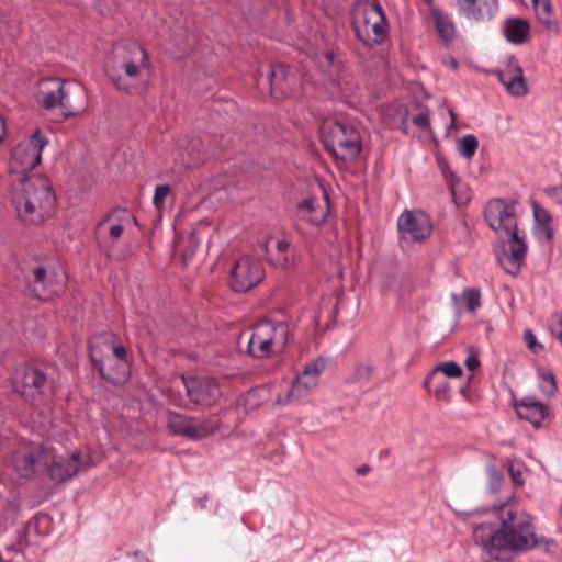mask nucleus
Listing matches in <instances>:
<instances>
[{
    "instance_id": "obj_1",
    "label": "nucleus",
    "mask_w": 562,
    "mask_h": 562,
    "mask_svg": "<svg viewBox=\"0 0 562 562\" xmlns=\"http://www.w3.org/2000/svg\"><path fill=\"white\" fill-rule=\"evenodd\" d=\"M501 528L492 524H481L473 530V538L491 559H502L507 552H519L532 549L539 543L529 517L517 518V513L508 506H502Z\"/></svg>"
},
{
    "instance_id": "obj_2",
    "label": "nucleus",
    "mask_w": 562,
    "mask_h": 562,
    "mask_svg": "<svg viewBox=\"0 0 562 562\" xmlns=\"http://www.w3.org/2000/svg\"><path fill=\"white\" fill-rule=\"evenodd\" d=\"M484 215L493 231L508 236L507 246L497 256L499 263L507 273L518 274L525 261L527 244L525 234H520L517 228L516 205L494 199L487 202Z\"/></svg>"
},
{
    "instance_id": "obj_3",
    "label": "nucleus",
    "mask_w": 562,
    "mask_h": 562,
    "mask_svg": "<svg viewBox=\"0 0 562 562\" xmlns=\"http://www.w3.org/2000/svg\"><path fill=\"white\" fill-rule=\"evenodd\" d=\"M9 198L18 217L29 224H42L55 207V195L44 176L21 177L11 184Z\"/></svg>"
},
{
    "instance_id": "obj_4",
    "label": "nucleus",
    "mask_w": 562,
    "mask_h": 562,
    "mask_svg": "<svg viewBox=\"0 0 562 562\" xmlns=\"http://www.w3.org/2000/svg\"><path fill=\"white\" fill-rule=\"evenodd\" d=\"M150 68V59L145 48L135 41L116 44L105 63V71L111 82L132 94Z\"/></svg>"
},
{
    "instance_id": "obj_5",
    "label": "nucleus",
    "mask_w": 562,
    "mask_h": 562,
    "mask_svg": "<svg viewBox=\"0 0 562 562\" xmlns=\"http://www.w3.org/2000/svg\"><path fill=\"white\" fill-rule=\"evenodd\" d=\"M90 359L110 383L122 384L128 379L126 348L115 334L106 331L95 336L90 342Z\"/></svg>"
},
{
    "instance_id": "obj_6",
    "label": "nucleus",
    "mask_w": 562,
    "mask_h": 562,
    "mask_svg": "<svg viewBox=\"0 0 562 562\" xmlns=\"http://www.w3.org/2000/svg\"><path fill=\"white\" fill-rule=\"evenodd\" d=\"M23 280L25 295L47 301L63 291L65 273L57 272L50 263L33 262L24 270Z\"/></svg>"
},
{
    "instance_id": "obj_7",
    "label": "nucleus",
    "mask_w": 562,
    "mask_h": 562,
    "mask_svg": "<svg viewBox=\"0 0 562 562\" xmlns=\"http://www.w3.org/2000/svg\"><path fill=\"white\" fill-rule=\"evenodd\" d=\"M289 337V326L283 322L262 319L256 324L248 340V353L262 359L281 352Z\"/></svg>"
},
{
    "instance_id": "obj_8",
    "label": "nucleus",
    "mask_w": 562,
    "mask_h": 562,
    "mask_svg": "<svg viewBox=\"0 0 562 562\" xmlns=\"http://www.w3.org/2000/svg\"><path fill=\"white\" fill-rule=\"evenodd\" d=\"M321 139L326 150L337 159L351 160L361 150L359 132L352 126L337 121L324 122L321 127Z\"/></svg>"
},
{
    "instance_id": "obj_9",
    "label": "nucleus",
    "mask_w": 562,
    "mask_h": 562,
    "mask_svg": "<svg viewBox=\"0 0 562 562\" xmlns=\"http://www.w3.org/2000/svg\"><path fill=\"white\" fill-rule=\"evenodd\" d=\"M323 86L333 98H346L358 90L349 67L334 52H326L321 60Z\"/></svg>"
},
{
    "instance_id": "obj_10",
    "label": "nucleus",
    "mask_w": 562,
    "mask_h": 562,
    "mask_svg": "<svg viewBox=\"0 0 562 562\" xmlns=\"http://www.w3.org/2000/svg\"><path fill=\"white\" fill-rule=\"evenodd\" d=\"M353 30L366 45L382 43L387 34V22L382 7L379 3L362 5L353 18Z\"/></svg>"
},
{
    "instance_id": "obj_11",
    "label": "nucleus",
    "mask_w": 562,
    "mask_h": 562,
    "mask_svg": "<svg viewBox=\"0 0 562 562\" xmlns=\"http://www.w3.org/2000/svg\"><path fill=\"white\" fill-rule=\"evenodd\" d=\"M47 144V137L40 130H36L29 138L21 140L11 150L10 172L22 176L33 170L41 162L42 150Z\"/></svg>"
},
{
    "instance_id": "obj_12",
    "label": "nucleus",
    "mask_w": 562,
    "mask_h": 562,
    "mask_svg": "<svg viewBox=\"0 0 562 562\" xmlns=\"http://www.w3.org/2000/svg\"><path fill=\"white\" fill-rule=\"evenodd\" d=\"M326 359L318 357L304 364L292 382L291 389L285 397L278 398L279 403L290 404L299 402L311 394L319 384V379L326 369Z\"/></svg>"
},
{
    "instance_id": "obj_13",
    "label": "nucleus",
    "mask_w": 562,
    "mask_h": 562,
    "mask_svg": "<svg viewBox=\"0 0 562 562\" xmlns=\"http://www.w3.org/2000/svg\"><path fill=\"white\" fill-rule=\"evenodd\" d=\"M167 428L170 434L191 440H200L215 432L216 424L210 419H199L177 412L167 413Z\"/></svg>"
},
{
    "instance_id": "obj_14",
    "label": "nucleus",
    "mask_w": 562,
    "mask_h": 562,
    "mask_svg": "<svg viewBox=\"0 0 562 562\" xmlns=\"http://www.w3.org/2000/svg\"><path fill=\"white\" fill-rule=\"evenodd\" d=\"M12 386L25 401H37L47 387L45 372L32 364H24L14 370Z\"/></svg>"
},
{
    "instance_id": "obj_15",
    "label": "nucleus",
    "mask_w": 562,
    "mask_h": 562,
    "mask_svg": "<svg viewBox=\"0 0 562 562\" xmlns=\"http://www.w3.org/2000/svg\"><path fill=\"white\" fill-rule=\"evenodd\" d=\"M263 278L261 262L251 256H241L234 262L229 284L235 292L244 293L257 286Z\"/></svg>"
},
{
    "instance_id": "obj_16",
    "label": "nucleus",
    "mask_w": 562,
    "mask_h": 562,
    "mask_svg": "<svg viewBox=\"0 0 562 562\" xmlns=\"http://www.w3.org/2000/svg\"><path fill=\"white\" fill-rule=\"evenodd\" d=\"M182 383L190 401L200 406L211 407L222 396L218 383L211 376H181Z\"/></svg>"
},
{
    "instance_id": "obj_17",
    "label": "nucleus",
    "mask_w": 562,
    "mask_h": 562,
    "mask_svg": "<svg viewBox=\"0 0 562 562\" xmlns=\"http://www.w3.org/2000/svg\"><path fill=\"white\" fill-rule=\"evenodd\" d=\"M398 231L402 238L413 243H420L431 234V223L423 211H406L398 217Z\"/></svg>"
},
{
    "instance_id": "obj_18",
    "label": "nucleus",
    "mask_w": 562,
    "mask_h": 562,
    "mask_svg": "<svg viewBox=\"0 0 562 562\" xmlns=\"http://www.w3.org/2000/svg\"><path fill=\"white\" fill-rule=\"evenodd\" d=\"M13 467L23 477H32L37 465L48 464V451L42 445L22 447L13 454Z\"/></svg>"
},
{
    "instance_id": "obj_19",
    "label": "nucleus",
    "mask_w": 562,
    "mask_h": 562,
    "mask_svg": "<svg viewBox=\"0 0 562 562\" xmlns=\"http://www.w3.org/2000/svg\"><path fill=\"white\" fill-rule=\"evenodd\" d=\"M44 465L47 467L48 475L53 481L63 483L86 470L89 463L79 452H75L68 458L55 459L48 451V464Z\"/></svg>"
},
{
    "instance_id": "obj_20",
    "label": "nucleus",
    "mask_w": 562,
    "mask_h": 562,
    "mask_svg": "<svg viewBox=\"0 0 562 562\" xmlns=\"http://www.w3.org/2000/svg\"><path fill=\"white\" fill-rule=\"evenodd\" d=\"M60 113L65 117L82 113L88 106L86 88L76 80H63Z\"/></svg>"
},
{
    "instance_id": "obj_21",
    "label": "nucleus",
    "mask_w": 562,
    "mask_h": 562,
    "mask_svg": "<svg viewBox=\"0 0 562 562\" xmlns=\"http://www.w3.org/2000/svg\"><path fill=\"white\" fill-rule=\"evenodd\" d=\"M269 79L271 94L276 99L290 97L297 86L295 74L286 65H276L271 67Z\"/></svg>"
},
{
    "instance_id": "obj_22",
    "label": "nucleus",
    "mask_w": 562,
    "mask_h": 562,
    "mask_svg": "<svg viewBox=\"0 0 562 562\" xmlns=\"http://www.w3.org/2000/svg\"><path fill=\"white\" fill-rule=\"evenodd\" d=\"M497 76L510 94L521 97L528 92L524 71L515 57L508 58L504 68L497 71Z\"/></svg>"
},
{
    "instance_id": "obj_23",
    "label": "nucleus",
    "mask_w": 562,
    "mask_h": 562,
    "mask_svg": "<svg viewBox=\"0 0 562 562\" xmlns=\"http://www.w3.org/2000/svg\"><path fill=\"white\" fill-rule=\"evenodd\" d=\"M300 216L313 225L323 224L329 214V199L324 194L323 204L315 198H307L297 205Z\"/></svg>"
},
{
    "instance_id": "obj_24",
    "label": "nucleus",
    "mask_w": 562,
    "mask_h": 562,
    "mask_svg": "<svg viewBox=\"0 0 562 562\" xmlns=\"http://www.w3.org/2000/svg\"><path fill=\"white\" fill-rule=\"evenodd\" d=\"M63 80L60 78H46L38 85L37 102L46 110H60Z\"/></svg>"
},
{
    "instance_id": "obj_25",
    "label": "nucleus",
    "mask_w": 562,
    "mask_h": 562,
    "mask_svg": "<svg viewBox=\"0 0 562 562\" xmlns=\"http://www.w3.org/2000/svg\"><path fill=\"white\" fill-rule=\"evenodd\" d=\"M135 218L125 209H115L108 213L98 224V229H106L112 240L115 243L124 232V224Z\"/></svg>"
},
{
    "instance_id": "obj_26",
    "label": "nucleus",
    "mask_w": 562,
    "mask_h": 562,
    "mask_svg": "<svg viewBox=\"0 0 562 562\" xmlns=\"http://www.w3.org/2000/svg\"><path fill=\"white\" fill-rule=\"evenodd\" d=\"M265 251L270 262L280 269L286 270L295 266V251L286 239L276 240L274 249L272 250L266 244Z\"/></svg>"
},
{
    "instance_id": "obj_27",
    "label": "nucleus",
    "mask_w": 562,
    "mask_h": 562,
    "mask_svg": "<svg viewBox=\"0 0 562 562\" xmlns=\"http://www.w3.org/2000/svg\"><path fill=\"white\" fill-rule=\"evenodd\" d=\"M462 12L476 21L490 19L496 7L495 0H457Z\"/></svg>"
},
{
    "instance_id": "obj_28",
    "label": "nucleus",
    "mask_w": 562,
    "mask_h": 562,
    "mask_svg": "<svg viewBox=\"0 0 562 562\" xmlns=\"http://www.w3.org/2000/svg\"><path fill=\"white\" fill-rule=\"evenodd\" d=\"M516 407L518 416L536 427H539L546 417L544 405L532 397L522 398Z\"/></svg>"
},
{
    "instance_id": "obj_29",
    "label": "nucleus",
    "mask_w": 562,
    "mask_h": 562,
    "mask_svg": "<svg viewBox=\"0 0 562 562\" xmlns=\"http://www.w3.org/2000/svg\"><path fill=\"white\" fill-rule=\"evenodd\" d=\"M529 24L524 19H509L506 21L504 34L508 42L513 44H521L529 36Z\"/></svg>"
},
{
    "instance_id": "obj_30",
    "label": "nucleus",
    "mask_w": 562,
    "mask_h": 562,
    "mask_svg": "<svg viewBox=\"0 0 562 562\" xmlns=\"http://www.w3.org/2000/svg\"><path fill=\"white\" fill-rule=\"evenodd\" d=\"M532 211L539 234L547 239H550L553 235V231L550 226L551 216L549 212L540 206L537 202L532 203Z\"/></svg>"
},
{
    "instance_id": "obj_31",
    "label": "nucleus",
    "mask_w": 562,
    "mask_h": 562,
    "mask_svg": "<svg viewBox=\"0 0 562 562\" xmlns=\"http://www.w3.org/2000/svg\"><path fill=\"white\" fill-rule=\"evenodd\" d=\"M438 373H443L446 376H449V378H459L462 375V369L454 361L443 362V363L437 366L431 371V373L426 378V380L424 382L425 389H428L431 381H435L437 379Z\"/></svg>"
},
{
    "instance_id": "obj_32",
    "label": "nucleus",
    "mask_w": 562,
    "mask_h": 562,
    "mask_svg": "<svg viewBox=\"0 0 562 562\" xmlns=\"http://www.w3.org/2000/svg\"><path fill=\"white\" fill-rule=\"evenodd\" d=\"M479 146V142L474 135L468 134L464 135L459 140L458 150L460 155L467 159H470L474 156Z\"/></svg>"
},
{
    "instance_id": "obj_33",
    "label": "nucleus",
    "mask_w": 562,
    "mask_h": 562,
    "mask_svg": "<svg viewBox=\"0 0 562 562\" xmlns=\"http://www.w3.org/2000/svg\"><path fill=\"white\" fill-rule=\"evenodd\" d=\"M411 121L414 125L425 131L430 130L429 111L423 106H416V113L411 114Z\"/></svg>"
},
{
    "instance_id": "obj_34",
    "label": "nucleus",
    "mask_w": 562,
    "mask_h": 562,
    "mask_svg": "<svg viewBox=\"0 0 562 562\" xmlns=\"http://www.w3.org/2000/svg\"><path fill=\"white\" fill-rule=\"evenodd\" d=\"M436 27L440 36L445 41H450L454 35V26L452 22L442 16L436 18Z\"/></svg>"
},
{
    "instance_id": "obj_35",
    "label": "nucleus",
    "mask_w": 562,
    "mask_h": 562,
    "mask_svg": "<svg viewBox=\"0 0 562 562\" xmlns=\"http://www.w3.org/2000/svg\"><path fill=\"white\" fill-rule=\"evenodd\" d=\"M434 382L436 384L434 389V394L437 397V400L445 402L449 401L451 391L449 382L445 379H439L438 376Z\"/></svg>"
},
{
    "instance_id": "obj_36",
    "label": "nucleus",
    "mask_w": 562,
    "mask_h": 562,
    "mask_svg": "<svg viewBox=\"0 0 562 562\" xmlns=\"http://www.w3.org/2000/svg\"><path fill=\"white\" fill-rule=\"evenodd\" d=\"M462 296L469 311H475L481 305L480 292L475 289H464Z\"/></svg>"
},
{
    "instance_id": "obj_37",
    "label": "nucleus",
    "mask_w": 562,
    "mask_h": 562,
    "mask_svg": "<svg viewBox=\"0 0 562 562\" xmlns=\"http://www.w3.org/2000/svg\"><path fill=\"white\" fill-rule=\"evenodd\" d=\"M170 192L171 188L169 184H159L156 187L153 203L157 210H161L164 207L165 199L170 194Z\"/></svg>"
},
{
    "instance_id": "obj_38",
    "label": "nucleus",
    "mask_w": 562,
    "mask_h": 562,
    "mask_svg": "<svg viewBox=\"0 0 562 562\" xmlns=\"http://www.w3.org/2000/svg\"><path fill=\"white\" fill-rule=\"evenodd\" d=\"M372 375V367L369 364L360 363L355 368V380L357 382L366 383Z\"/></svg>"
},
{
    "instance_id": "obj_39",
    "label": "nucleus",
    "mask_w": 562,
    "mask_h": 562,
    "mask_svg": "<svg viewBox=\"0 0 562 562\" xmlns=\"http://www.w3.org/2000/svg\"><path fill=\"white\" fill-rule=\"evenodd\" d=\"M552 12L537 16L538 21L551 33L558 35L560 33V27L558 22L552 19Z\"/></svg>"
},
{
    "instance_id": "obj_40",
    "label": "nucleus",
    "mask_w": 562,
    "mask_h": 562,
    "mask_svg": "<svg viewBox=\"0 0 562 562\" xmlns=\"http://www.w3.org/2000/svg\"><path fill=\"white\" fill-rule=\"evenodd\" d=\"M524 340L531 352L539 353L543 350V346L537 341V338L531 330L528 329L524 333Z\"/></svg>"
},
{
    "instance_id": "obj_41",
    "label": "nucleus",
    "mask_w": 562,
    "mask_h": 562,
    "mask_svg": "<svg viewBox=\"0 0 562 562\" xmlns=\"http://www.w3.org/2000/svg\"><path fill=\"white\" fill-rule=\"evenodd\" d=\"M542 389L548 394H553L557 391L555 378L551 372L541 373Z\"/></svg>"
},
{
    "instance_id": "obj_42",
    "label": "nucleus",
    "mask_w": 562,
    "mask_h": 562,
    "mask_svg": "<svg viewBox=\"0 0 562 562\" xmlns=\"http://www.w3.org/2000/svg\"><path fill=\"white\" fill-rule=\"evenodd\" d=\"M536 15H544L552 12V7L548 0H532Z\"/></svg>"
},
{
    "instance_id": "obj_43",
    "label": "nucleus",
    "mask_w": 562,
    "mask_h": 562,
    "mask_svg": "<svg viewBox=\"0 0 562 562\" xmlns=\"http://www.w3.org/2000/svg\"><path fill=\"white\" fill-rule=\"evenodd\" d=\"M115 4V0H94L93 5L100 12V14L104 15L111 12L112 8Z\"/></svg>"
},
{
    "instance_id": "obj_44",
    "label": "nucleus",
    "mask_w": 562,
    "mask_h": 562,
    "mask_svg": "<svg viewBox=\"0 0 562 562\" xmlns=\"http://www.w3.org/2000/svg\"><path fill=\"white\" fill-rule=\"evenodd\" d=\"M508 471H509L510 477L515 484H517V485L524 484L522 472L519 467H515L514 463H510Z\"/></svg>"
},
{
    "instance_id": "obj_45",
    "label": "nucleus",
    "mask_w": 562,
    "mask_h": 562,
    "mask_svg": "<svg viewBox=\"0 0 562 562\" xmlns=\"http://www.w3.org/2000/svg\"><path fill=\"white\" fill-rule=\"evenodd\" d=\"M488 475L495 490H497L503 481V474L495 467H491L488 468Z\"/></svg>"
},
{
    "instance_id": "obj_46",
    "label": "nucleus",
    "mask_w": 562,
    "mask_h": 562,
    "mask_svg": "<svg viewBox=\"0 0 562 562\" xmlns=\"http://www.w3.org/2000/svg\"><path fill=\"white\" fill-rule=\"evenodd\" d=\"M480 366V360L475 355H469L465 359V367L470 371H474Z\"/></svg>"
},
{
    "instance_id": "obj_47",
    "label": "nucleus",
    "mask_w": 562,
    "mask_h": 562,
    "mask_svg": "<svg viewBox=\"0 0 562 562\" xmlns=\"http://www.w3.org/2000/svg\"><path fill=\"white\" fill-rule=\"evenodd\" d=\"M7 135V126L3 117L0 115V144L3 143Z\"/></svg>"
},
{
    "instance_id": "obj_48",
    "label": "nucleus",
    "mask_w": 562,
    "mask_h": 562,
    "mask_svg": "<svg viewBox=\"0 0 562 562\" xmlns=\"http://www.w3.org/2000/svg\"><path fill=\"white\" fill-rule=\"evenodd\" d=\"M562 190V186H553V187H548L544 192L548 194V195H555L558 194L559 191Z\"/></svg>"
},
{
    "instance_id": "obj_49",
    "label": "nucleus",
    "mask_w": 562,
    "mask_h": 562,
    "mask_svg": "<svg viewBox=\"0 0 562 562\" xmlns=\"http://www.w3.org/2000/svg\"><path fill=\"white\" fill-rule=\"evenodd\" d=\"M356 472L359 475H366L370 472V467L368 464H362L361 467L357 468Z\"/></svg>"
},
{
    "instance_id": "obj_50",
    "label": "nucleus",
    "mask_w": 562,
    "mask_h": 562,
    "mask_svg": "<svg viewBox=\"0 0 562 562\" xmlns=\"http://www.w3.org/2000/svg\"><path fill=\"white\" fill-rule=\"evenodd\" d=\"M205 502H206V499H201V501H200V503H201V506H202V507H205V506H206V503H205Z\"/></svg>"
},
{
    "instance_id": "obj_51",
    "label": "nucleus",
    "mask_w": 562,
    "mask_h": 562,
    "mask_svg": "<svg viewBox=\"0 0 562 562\" xmlns=\"http://www.w3.org/2000/svg\"><path fill=\"white\" fill-rule=\"evenodd\" d=\"M456 187L454 183H451V191L454 193Z\"/></svg>"
},
{
    "instance_id": "obj_52",
    "label": "nucleus",
    "mask_w": 562,
    "mask_h": 562,
    "mask_svg": "<svg viewBox=\"0 0 562 562\" xmlns=\"http://www.w3.org/2000/svg\"><path fill=\"white\" fill-rule=\"evenodd\" d=\"M450 115H451V117H452V122H453V121H454V114H453V112H451V111H450Z\"/></svg>"
}]
</instances>
